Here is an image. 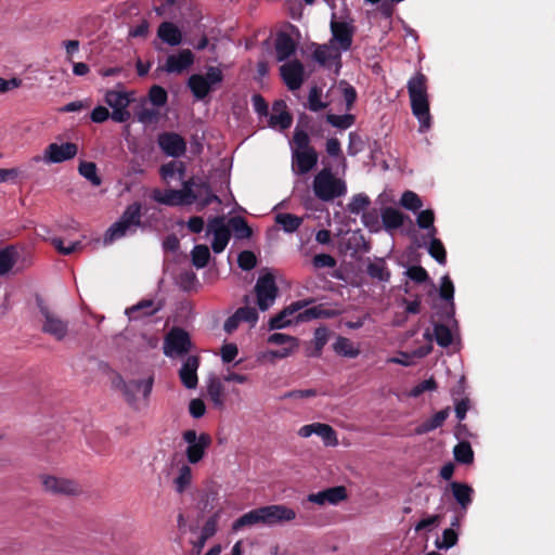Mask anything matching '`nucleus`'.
<instances>
[{
	"instance_id": "a19ab883",
	"label": "nucleus",
	"mask_w": 555,
	"mask_h": 555,
	"mask_svg": "<svg viewBox=\"0 0 555 555\" xmlns=\"http://www.w3.org/2000/svg\"><path fill=\"white\" fill-rule=\"evenodd\" d=\"M274 112L269 119V124L272 128L279 127L281 130H285L292 126L293 117L285 109L276 112V106L273 107Z\"/></svg>"
},
{
	"instance_id": "13d9d810",
	"label": "nucleus",
	"mask_w": 555,
	"mask_h": 555,
	"mask_svg": "<svg viewBox=\"0 0 555 555\" xmlns=\"http://www.w3.org/2000/svg\"><path fill=\"white\" fill-rule=\"evenodd\" d=\"M268 341L273 345H288L287 347H298V339L294 336L274 333L269 336Z\"/></svg>"
},
{
	"instance_id": "9b49d317",
	"label": "nucleus",
	"mask_w": 555,
	"mask_h": 555,
	"mask_svg": "<svg viewBox=\"0 0 555 555\" xmlns=\"http://www.w3.org/2000/svg\"><path fill=\"white\" fill-rule=\"evenodd\" d=\"M255 293L257 305L261 311H266L273 306L279 294L274 275L270 272L261 274L256 282Z\"/></svg>"
},
{
	"instance_id": "c85d7f7f",
	"label": "nucleus",
	"mask_w": 555,
	"mask_h": 555,
	"mask_svg": "<svg viewBox=\"0 0 555 555\" xmlns=\"http://www.w3.org/2000/svg\"><path fill=\"white\" fill-rule=\"evenodd\" d=\"M157 36L162 41L172 47L182 42L180 29L171 22H163L157 29Z\"/></svg>"
},
{
	"instance_id": "c9c22d12",
	"label": "nucleus",
	"mask_w": 555,
	"mask_h": 555,
	"mask_svg": "<svg viewBox=\"0 0 555 555\" xmlns=\"http://www.w3.org/2000/svg\"><path fill=\"white\" fill-rule=\"evenodd\" d=\"M275 221L285 232L293 233L302 224L304 218L293 214L282 212L276 215Z\"/></svg>"
},
{
	"instance_id": "1a4fd4ad",
	"label": "nucleus",
	"mask_w": 555,
	"mask_h": 555,
	"mask_svg": "<svg viewBox=\"0 0 555 555\" xmlns=\"http://www.w3.org/2000/svg\"><path fill=\"white\" fill-rule=\"evenodd\" d=\"M182 437L183 440L188 443L185 450L188 462L190 464H197L206 455V451L212 441L211 437L206 433L197 435L193 429L185 430Z\"/></svg>"
},
{
	"instance_id": "4c0bfd02",
	"label": "nucleus",
	"mask_w": 555,
	"mask_h": 555,
	"mask_svg": "<svg viewBox=\"0 0 555 555\" xmlns=\"http://www.w3.org/2000/svg\"><path fill=\"white\" fill-rule=\"evenodd\" d=\"M333 348L337 354L356 358L360 353L359 349L356 348L352 341L346 337H338L333 345Z\"/></svg>"
},
{
	"instance_id": "052dcab7",
	"label": "nucleus",
	"mask_w": 555,
	"mask_h": 555,
	"mask_svg": "<svg viewBox=\"0 0 555 555\" xmlns=\"http://www.w3.org/2000/svg\"><path fill=\"white\" fill-rule=\"evenodd\" d=\"M51 243L57 249V251L62 255H70L74 251L81 249V247H82V244L79 241H76L68 246H64L63 241L59 237L52 238Z\"/></svg>"
},
{
	"instance_id": "e433bc0d",
	"label": "nucleus",
	"mask_w": 555,
	"mask_h": 555,
	"mask_svg": "<svg viewBox=\"0 0 555 555\" xmlns=\"http://www.w3.org/2000/svg\"><path fill=\"white\" fill-rule=\"evenodd\" d=\"M192 469L188 464H183L179 470L178 475L173 480L176 491L178 493H183L192 482Z\"/></svg>"
},
{
	"instance_id": "f03ea898",
	"label": "nucleus",
	"mask_w": 555,
	"mask_h": 555,
	"mask_svg": "<svg viewBox=\"0 0 555 555\" xmlns=\"http://www.w3.org/2000/svg\"><path fill=\"white\" fill-rule=\"evenodd\" d=\"M411 109L420 122V132H426L431 127L429 101L427 93V78L423 73H416L406 83Z\"/></svg>"
},
{
	"instance_id": "5fc2aeb1",
	"label": "nucleus",
	"mask_w": 555,
	"mask_h": 555,
	"mask_svg": "<svg viewBox=\"0 0 555 555\" xmlns=\"http://www.w3.org/2000/svg\"><path fill=\"white\" fill-rule=\"evenodd\" d=\"M167 91L160 86H153L149 92V100L155 106H164L167 103Z\"/></svg>"
},
{
	"instance_id": "a211bd4d",
	"label": "nucleus",
	"mask_w": 555,
	"mask_h": 555,
	"mask_svg": "<svg viewBox=\"0 0 555 555\" xmlns=\"http://www.w3.org/2000/svg\"><path fill=\"white\" fill-rule=\"evenodd\" d=\"M348 498L347 489L344 486H335L322 491L310 493L307 495V501L319 506L324 505H338L346 501Z\"/></svg>"
},
{
	"instance_id": "bf43d9fd",
	"label": "nucleus",
	"mask_w": 555,
	"mask_h": 555,
	"mask_svg": "<svg viewBox=\"0 0 555 555\" xmlns=\"http://www.w3.org/2000/svg\"><path fill=\"white\" fill-rule=\"evenodd\" d=\"M339 87L341 88L343 98L346 103V109L350 111L357 100V91L352 86L345 81H341Z\"/></svg>"
},
{
	"instance_id": "de8ad7c7",
	"label": "nucleus",
	"mask_w": 555,
	"mask_h": 555,
	"mask_svg": "<svg viewBox=\"0 0 555 555\" xmlns=\"http://www.w3.org/2000/svg\"><path fill=\"white\" fill-rule=\"evenodd\" d=\"M457 543V533L453 528L444 529L442 535L437 538L435 545L439 550H448Z\"/></svg>"
},
{
	"instance_id": "4d7b16f0",
	"label": "nucleus",
	"mask_w": 555,
	"mask_h": 555,
	"mask_svg": "<svg viewBox=\"0 0 555 555\" xmlns=\"http://www.w3.org/2000/svg\"><path fill=\"white\" fill-rule=\"evenodd\" d=\"M235 312L237 313V318H240L242 322H246L250 324V326H255V324L258 321V312L254 307H241Z\"/></svg>"
},
{
	"instance_id": "680f3d73",
	"label": "nucleus",
	"mask_w": 555,
	"mask_h": 555,
	"mask_svg": "<svg viewBox=\"0 0 555 555\" xmlns=\"http://www.w3.org/2000/svg\"><path fill=\"white\" fill-rule=\"evenodd\" d=\"M237 262L241 269L248 271L256 267L257 259L253 251L244 250L240 253Z\"/></svg>"
},
{
	"instance_id": "864d4df0",
	"label": "nucleus",
	"mask_w": 555,
	"mask_h": 555,
	"mask_svg": "<svg viewBox=\"0 0 555 555\" xmlns=\"http://www.w3.org/2000/svg\"><path fill=\"white\" fill-rule=\"evenodd\" d=\"M400 204L409 210L416 211L423 206V203L420 198V196L412 192V191H405L400 199Z\"/></svg>"
},
{
	"instance_id": "6e6d98bb",
	"label": "nucleus",
	"mask_w": 555,
	"mask_h": 555,
	"mask_svg": "<svg viewBox=\"0 0 555 555\" xmlns=\"http://www.w3.org/2000/svg\"><path fill=\"white\" fill-rule=\"evenodd\" d=\"M221 512H222L221 509L217 511L204 524V526L202 528V532H201V533H203L204 541H206L207 539H209L217 532V525H218V520L220 518Z\"/></svg>"
},
{
	"instance_id": "423d86ee",
	"label": "nucleus",
	"mask_w": 555,
	"mask_h": 555,
	"mask_svg": "<svg viewBox=\"0 0 555 555\" xmlns=\"http://www.w3.org/2000/svg\"><path fill=\"white\" fill-rule=\"evenodd\" d=\"M41 314V332L56 341H64L70 334L69 322L43 302L38 304Z\"/></svg>"
},
{
	"instance_id": "37998d69",
	"label": "nucleus",
	"mask_w": 555,
	"mask_h": 555,
	"mask_svg": "<svg viewBox=\"0 0 555 555\" xmlns=\"http://www.w3.org/2000/svg\"><path fill=\"white\" fill-rule=\"evenodd\" d=\"M434 211L430 209L422 210L416 218L417 225L421 229L428 230V236H436L437 229L434 227Z\"/></svg>"
},
{
	"instance_id": "393cba45",
	"label": "nucleus",
	"mask_w": 555,
	"mask_h": 555,
	"mask_svg": "<svg viewBox=\"0 0 555 555\" xmlns=\"http://www.w3.org/2000/svg\"><path fill=\"white\" fill-rule=\"evenodd\" d=\"M306 306V302L302 301H296L293 302L291 306L283 309L280 313H278L275 317L271 318L269 321V328L270 330H280L292 324V321L288 319L291 315H293L295 312L301 310Z\"/></svg>"
},
{
	"instance_id": "ea45409f",
	"label": "nucleus",
	"mask_w": 555,
	"mask_h": 555,
	"mask_svg": "<svg viewBox=\"0 0 555 555\" xmlns=\"http://www.w3.org/2000/svg\"><path fill=\"white\" fill-rule=\"evenodd\" d=\"M192 263L197 269H203L208 264L210 258L209 248L206 245H195L191 251Z\"/></svg>"
},
{
	"instance_id": "f257e3e1",
	"label": "nucleus",
	"mask_w": 555,
	"mask_h": 555,
	"mask_svg": "<svg viewBox=\"0 0 555 555\" xmlns=\"http://www.w3.org/2000/svg\"><path fill=\"white\" fill-rule=\"evenodd\" d=\"M296 518V512L284 505L274 504L251 509L232 524V530L237 532L244 527L262 524L269 527L292 521Z\"/></svg>"
},
{
	"instance_id": "b1692460",
	"label": "nucleus",
	"mask_w": 555,
	"mask_h": 555,
	"mask_svg": "<svg viewBox=\"0 0 555 555\" xmlns=\"http://www.w3.org/2000/svg\"><path fill=\"white\" fill-rule=\"evenodd\" d=\"M341 52L330 42L318 44L312 53L313 60L322 66H331L340 61Z\"/></svg>"
},
{
	"instance_id": "e2e57ef3",
	"label": "nucleus",
	"mask_w": 555,
	"mask_h": 555,
	"mask_svg": "<svg viewBox=\"0 0 555 555\" xmlns=\"http://www.w3.org/2000/svg\"><path fill=\"white\" fill-rule=\"evenodd\" d=\"M158 112L155 108L142 105L137 112V118L140 122L149 125L157 119Z\"/></svg>"
},
{
	"instance_id": "a18cd8bd",
	"label": "nucleus",
	"mask_w": 555,
	"mask_h": 555,
	"mask_svg": "<svg viewBox=\"0 0 555 555\" xmlns=\"http://www.w3.org/2000/svg\"><path fill=\"white\" fill-rule=\"evenodd\" d=\"M354 116L351 114L335 115L327 114L326 121L338 129H348L354 124Z\"/></svg>"
},
{
	"instance_id": "473e14b6",
	"label": "nucleus",
	"mask_w": 555,
	"mask_h": 555,
	"mask_svg": "<svg viewBox=\"0 0 555 555\" xmlns=\"http://www.w3.org/2000/svg\"><path fill=\"white\" fill-rule=\"evenodd\" d=\"M448 415H449V411L447 409L437 412L429 420H427L424 423H422L421 425H418L415 428L414 433L416 435H424V434L435 430L436 428L442 426V424L447 420Z\"/></svg>"
},
{
	"instance_id": "69168bd1",
	"label": "nucleus",
	"mask_w": 555,
	"mask_h": 555,
	"mask_svg": "<svg viewBox=\"0 0 555 555\" xmlns=\"http://www.w3.org/2000/svg\"><path fill=\"white\" fill-rule=\"evenodd\" d=\"M440 297L447 301L453 300L454 296V286L452 281L448 275H444L441 279V285L439 291Z\"/></svg>"
},
{
	"instance_id": "58836bf2",
	"label": "nucleus",
	"mask_w": 555,
	"mask_h": 555,
	"mask_svg": "<svg viewBox=\"0 0 555 555\" xmlns=\"http://www.w3.org/2000/svg\"><path fill=\"white\" fill-rule=\"evenodd\" d=\"M79 173L90 181L94 186H99L102 183L101 178L98 176L96 165L92 162H81L78 167Z\"/></svg>"
},
{
	"instance_id": "0e129e2a",
	"label": "nucleus",
	"mask_w": 555,
	"mask_h": 555,
	"mask_svg": "<svg viewBox=\"0 0 555 555\" xmlns=\"http://www.w3.org/2000/svg\"><path fill=\"white\" fill-rule=\"evenodd\" d=\"M336 263V259L328 254H318L312 259V264L315 269L334 268Z\"/></svg>"
},
{
	"instance_id": "4be33fe9",
	"label": "nucleus",
	"mask_w": 555,
	"mask_h": 555,
	"mask_svg": "<svg viewBox=\"0 0 555 555\" xmlns=\"http://www.w3.org/2000/svg\"><path fill=\"white\" fill-rule=\"evenodd\" d=\"M199 366V359L195 356H189L182 363L179 370V377L182 385L188 389L197 387V370Z\"/></svg>"
},
{
	"instance_id": "774afa93",
	"label": "nucleus",
	"mask_w": 555,
	"mask_h": 555,
	"mask_svg": "<svg viewBox=\"0 0 555 555\" xmlns=\"http://www.w3.org/2000/svg\"><path fill=\"white\" fill-rule=\"evenodd\" d=\"M408 276L416 283H424L428 280L427 271L420 266L410 267L406 270Z\"/></svg>"
},
{
	"instance_id": "6e6552de",
	"label": "nucleus",
	"mask_w": 555,
	"mask_h": 555,
	"mask_svg": "<svg viewBox=\"0 0 555 555\" xmlns=\"http://www.w3.org/2000/svg\"><path fill=\"white\" fill-rule=\"evenodd\" d=\"M133 100V92L122 90H107L104 95L105 103L112 108L111 118L116 122H126L130 119L128 107Z\"/></svg>"
},
{
	"instance_id": "5701e85b",
	"label": "nucleus",
	"mask_w": 555,
	"mask_h": 555,
	"mask_svg": "<svg viewBox=\"0 0 555 555\" xmlns=\"http://www.w3.org/2000/svg\"><path fill=\"white\" fill-rule=\"evenodd\" d=\"M153 379H132L129 382H122V391L126 397V400L129 403H133L135 401V396L138 392H142L144 398H147L152 391Z\"/></svg>"
},
{
	"instance_id": "09e8293b",
	"label": "nucleus",
	"mask_w": 555,
	"mask_h": 555,
	"mask_svg": "<svg viewBox=\"0 0 555 555\" xmlns=\"http://www.w3.org/2000/svg\"><path fill=\"white\" fill-rule=\"evenodd\" d=\"M430 237V244L428 247L429 255L437 260L438 263L444 264L447 261V253L444 249L443 244L440 240L436 238L435 236Z\"/></svg>"
},
{
	"instance_id": "72a5a7b5",
	"label": "nucleus",
	"mask_w": 555,
	"mask_h": 555,
	"mask_svg": "<svg viewBox=\"0 0 555 555\" xmlns=\"http://www.w3.org/2000/svg\"><path fill=\"white\" fill-rule=\"evenodd\" d=\"M367 274L379 282H388L390 279V272L384 259L376 258L374 261H370L366 268Z\"/></svg>"
},
{
	"instance_id": "338daca9",
	"label": "nucleus",
	"mask_w": 555,
	"mask_h": 555,
	"mask_svg": "<svg viewBox=\"0 0 555 555\" xmlns=\"http://www.w3.org/2000/svg\"><path fill=\"white\" fill-rule=\"evenodd\" d=\"M441 516L440 515H431L426 518H423L420 520L414 529L416 532L423 531V530H431L434 527L438 526L440 522Z\"/></svg>"
},
{
	"instance_id": "2f4dec72",
	"label": "nucleus",
	"mask_w": 555,
	"mask_h": 555,
	"mask_svg": "<svg viewBox=\"0 0 555 555\" xmlns=\"http://www.w3.org/2000/svg\"><path fill=\"white\" fill-rule=\"evenodd\" d=\"M207 393L216 408L222 409L224 406V388L219 378L214 377L209 379Z\"/></svg>"
},
{
	"instance_id": "0eeeda50",
	"label": "nucleus",
	"mask_w": 555,
	"mask_h": 555,
	"mask_svg": "<svg viewBox=\"0 0 555 555\" xmlns=\"http://www.w3.org/2000/svg\"><path fill=\"white\" fill-rule=\"evenodd\" d=\"M223 80V73L217 66H209L205 75L193 74L188 79V87L197 100L205 99L210 91Z\"/></svg>"
},
{
	"instance_id": "bb28decb",
	"label": "nucleus",
	"mask_w": 555,
	"mask_h": 555,
	"mask_svg": "<svg viewBox=\"0 0 555 555\" xmlns=\"http://www.w3.org/2000/svg\"><path fill=\"white\" fill-rule=\"evenodd\" d=\"M160 305L156 306L152 299H143L138 304L126 309L129 320H138L141 317H150L160 310Z\"/></svg>"
},
{
	"instance_id": "c03bdc74",
	"label": "nucleus",
	"mask_w": 555,
	"mask_h": 555,
	"mask_svg": "<svg viewBox=\"0 0 555 555\" xmlns=\"http://www.w3.org/2000/svg\"><path fill=\"white\" fill-rule=\"evenodd\" d=\"M229 225L237 238H249L251 236V229L242 217H232L229 220Z\"/></svg>"
},
{
	"instance_id": "c756f323",
	"label": "nucleus",
	"mask_w": 555,
	"mask_h": 555,
	"mask_svg": "<svg viewBox=\"0 0 555 555\" xmlns=\"http://www.w3.org/2000/svg\"><path fill=\"white\" fill-rule=\"evenodd\" d=\"M159 173L166 183L173 179L182 180L185 176V165L181 160H171L160 167Z\"/></svg>"
},
{
	"instance_id": "2eb2a0df",
	"label": "nucleus",
	"mask_w": 555,
	"mask_h": 555,
	"mask_svg": "<svg viewBox=\"0 0 555 555\" xmlns=\"http://www.w3.org/2000/svg\"><path fill=\"white\" fill-rule=\"evenodd\" d=\"M77 153L78 146L75 143H51L46 147L43 155L34 157V160H42L46 164H59L74 158L77 155Z\"/></svg>"
},
{
	"instance_id": "ddd939ff",
	"label": "nucleus",
	"mask_w": 555,
	"mask_h": 555,
	"mask_svg": "<svg viewBox=\"0 0 555 555\" xmlns=\"http://www.w3.org/2000/svg\"><path fill=\"white\" fill-rule=\"evenodd\" d=\"M189 334L179 327H173L165 337L164 353L169 358H178L186 354L191 349Z\"/></svg>"
},
{
	"instance_id": "603ef678",
	"label": "nucleus",
	"mask_w": 555,
	"mask_h": 555,
	"mask_svg": "<svg viewBox=\"0 0 555 555\" xmlns=\"http://www.w3.org/2000/svg\"><path fill=\"white\" fill-rule=\"evenodd\" d=\"M323 317H328V313L321 306H314L298 313L296 317V323L307 322Z\"/></svg>"
},
{
	"instance_id": "8fccbe9b",
	"label": "nucleus",
	"mask_w": 555,
	"mask_h": 555,
	"mask_svg": "<svg viewBox=\"0 0 555 555\" xmlns=\"http://www.w3.org/2000/svg\"><path fill=\"white\" fill-rule=\"evenodd\" d=\"M322 91L317 86L312 87L308 95V108L311 112H320L327 107V103L321 100Z\"/></svg>"
},
{
	"instance_id": "49530a36",
	"label": "nucleus",
	"mask_w": 555,
	"mask_h": 555,
	"mask_svg": "<svg viewBox=\"0 0 555 555\" xmlns=\"http://www.w3.org/2000/svg\"><path fill=\"white\" fill-rule=\"evenodd\" d=\"M370 198L363 193L354 195L351 201L347 205V209L350 214L359 215L360 212H364V210L370 205Z\"/></svg>"
},
{
	"instance_id": "20e7f679",
	"label": "nucleus",
	"mask_w": 555,
	"mask_h": 555,
	"mask_svg": "<svg viewBox=\"0 0 555 555\" xmlns=\"http://www.w3.org/2000/svg\"><path fill=\"white\" fill-rule=\"evenodd\" d=\"M313 193L322 202H332L347 193L346 182L336 178L331 168H323L313 178Z\"/></svg>"
},
{
	"instance_id": "7ed1b4c3",
	"label": "nucleus",
	"mask_w": 555,
	"mask_h": 555,
	"mask_svg": "<svg viewBox=\"0 0 555 555\" xmlns=\"http://www.w3.org/2000/svg\"><path fill=\"white\" fill-rule=\"evenodd\" d=\"M292 146V170L296 176H305L318 164V153L310 145V138L305 130L296 128L293 135Z\"/></svg>"
},
{
	"instance_id": "f8f14e48",
	"label": "nucleus",
	"mask_w": 555,
	"mask_h": 555,
	"mask_svg": "<svg viewBox=\"0 0 555 555\" xmlns=\"http://www.w3.org/2000/svg\"><path fill=\"white\" fill-rule=\"evenodd\" d=\"M40 479L43 490L50 494L75 496L82 493L80 485L73 479L51 475H42Z\"/></svg>"
},
{
	"instance_id": "39448f33",
	"label": "nucleus",
	"mask_w": 555,
	"mask_h": 555,
	"mask_svg": "<svg viewBox=\"0 0 555 555\" xmlns=\"http://www.w3.org/2000/svg\"><path fill=\"white\" fill-rule=\"evenodd\" d=\"M141 209L140 203L129 205L120 218L106 230L103 238L104 244H112L114 241L134 233L141 223Z\"/></svg>"
},
{
	"instance_id": "cd10ccee",
	"label": "nucleus",
	"mask_w": 555,
	"mask_h": 555,
	"mask_svg": "<svg viewBox=\"0 0 555 555\" xmlns=\"http://www.w3.org/2000/svg\"><path fill=\"white\" fill-rule=\"evenodd\" d=\"M449 487L452 491V494H453V498L455 499V501L459 503L461 508L464 512H466V509L473 502V493H474L473 488L466 483H462V482H457V481L450 482Z\"/></svg>"
},
{
	"instance_id": "a878e982",
	"label": "nucleus",
	"mask_w": 555,
	"mask_h": 555,
	"mask_svg": "<svg viewBox=\"0 0 555 555\" xmlns=\"http://www.w3.org/2000/svg\"><path fill=\"white\" fill-rule=\"evenodd\" d=\"M296 51V42L286 33H280L275 39V54L279 62L289 59Z\"/></svg>"
},
{
	"instance_id": "f704fd0d",
	"label": "nucleus",
	"mask_w": 555,
	"mask_h": 555,
	"mask_svg": "<svg viewBox=\"0 0 555 555\" xmlns=\"http://www.w3.org/2000/svg\"><path fill=\"white\" fill-rule=\"evenodd\" d=\"M382 220L386 229L393 230L403 224L404 216L400 210L387 207L382 212Z\"/></svg>"
},
{
	"instance_id": "aec40b11",
	"label": "nucleus",
	"mask_w": 555,
	"mask_h": 555,
	"mask_svg": "<svg viewBox=\"0 0 555 555\" xmlns=\"http://www.w3.org/2000/svg\"><path fill=\"white\" fill-rule=\"evenodd\" d=\"M158 145L162 151L171 157H179L186 151L184 139L173 132H165L158 137Z\"/></svg>"
},
{
	"instance_id": "4468645a",
	"label": "nucleus",
	"mask_w": 555,
	"mask_h": 555,
	"mask_svg": "<svg viewBox=\"0 0 555 555\" xmlns=\"http://www.w3.org/2000/svg\"><path fill=\"white\" fill-rule=\"evenodd\" d=\"M331 35L328 42L339 52H347L353 42L354 26L350 22L332 18Z\"/></svg>"
},
{
	"instance_id": "9d476101",
	"label": "nucleus",
	"mask_w": 555,
	"mask_h": 555,
	"mask_svg": "<svg viewBox=\"0 0 555 555\" xmlns=\"http://www.w3.org/2000/svg\"><path fill=\"white\" fill-rule=\"evenodd\" d=\"M152 197L155 202L168 206H178L192 204L196 199V195L192 190V182L185 181L181 190H154Z\"/></svg>"
},
{
	"instance_id": "f3484780",
	"label": "nucleus",
	"mask_w": 555,
	"mask_h": 555,
	"mask_svg": "<svg viewBox=\"0 0 555 555\" xmlns=\"http://www.w3.org/2000/svg\"><path fill=\"white\" fill-rule=\"evenodd\" d=\"M281 77L291 91L298 90L305 81V67L299 60H292L280 67Z\"/></svg>"
},
{
	"instance_id": "dca6fc26",
	"label": "nucleus",
	"mask_w": 555,
	"mask_h": 555,
	"mask_svg": "<svg viewBox=\"0 0 555 555\" xmlns=\"http://www.w3.org/2000/svg\"><path fill=\"white\" fill-rule=\"evenodd\" d=\"M212 234L211 248L214 253H222L231 237L229 227L224 222V217H214L209 219L207 224V235Z\"/></svg>"
},
{
	"instance_id": "7c9ffc66",
	"label": "nucleus",
	"mask_w": 555,
	"mask_h": 555,
	"mask_svg": "<svg viewBox=\"0 0 555 555\" xmlns=\"http://www.w3.org/2000/svg\"><path fill=\"white\" fill-rule=\"evenodd\" d=\"M18 251L15 246H7L0 249V276L8 274L15 266Z\"/></svg>"
},
{
	"instance_id": "6ab92c4d",
	"label": "nucleus",
	"mask_w": 555,
	"mask_h": 555,
	"mask_svg": "<svg viewBox=\"0 0 555 555\" xmlns=\"http://www.w3.org/2000/svg\"><path fill=\"white\" fill-rule=\"evenodd\" d=\"M313 434L318 435L327 447H336L338 444L336 431L328 424L312 423L304 425L298 430V435L302 438H309Z\"/></svg>"
},
{
	"instance_id": "3c124183",
	"label": "nucleus",
	"mask_w": 555,
	"mask_h": 555,
	"mask_svg": "<svg viewBox=\"0 0 555 555\" xmlns=\"http://www.w3.org/2000/svg\"><path fill=\"white\" fill-rule=\"evenodd\" d=\"M434 335L437 344L441 347H449L452 344V333L450 328L443 324H435Z\"/></svg>"
},
{
	"instance_id": "412c9836",
	"label": "nucleus",
	"mask_w": 555,
	"mask_h": 555,
	"mask_svg": "<svg viewBox=\"0 0 555 555\" xmlns=\"http://www.w3.org/2000/svg\"><path fill=\"white\" fill-rule=\"evenodd\" d=\"M194 63V54L191 50H181L178 54H171L167 57L163 69L168 74H181L191 67Z\"/></svg>"
},
{
	"instance_id": "79ce46f5",
	"label": "nucleus",
	"mask_w": 555,
	"mask_h": 555,
	"mask_svg": "<svg viewBox=\"0 0 555 555\" xmlns=\"http://www.w3.org/2000/svg\"><path fill=\"white\" fill-rule=\"evenodd\" d=\"M454 459L462 464H470L474 460V452L468 442L462 441L453 449Z\"/></svg>"
}]
</instances>
